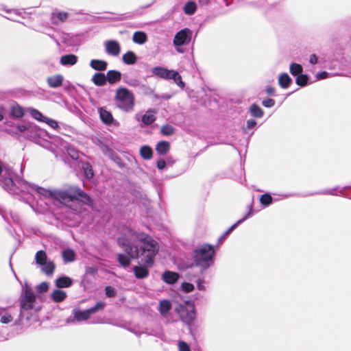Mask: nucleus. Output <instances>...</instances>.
<instances>
[{
  "label": "nucleus",
  "instance_id": "680f3d73",
  "mask_svg": "<svg viewBox=\"0 0 351 351\" xmlns=\"http://www.w3.org/2000/svg\"><path fill=\"white\" fill-rule=\"evenodd\" d=\"M266 93L268 95H273L275 93V88L274 87L269 86L266 88Z\"/></svg>",
  "mask_w": 351,
  "mask_h": 351
},
{
  "label": "nucleus",
  "instance_id": "f257e3e1",
  "mask_svg": "<svg viewBox=\"0 0 351 351\" xmlns=\"http://www.w3.org/2000/svg\"><path fill=\"white\" fill-rule=\"evenodd\" d=\"M117 242L127 254L118 255V261L123 267L130 265L132 258H140L141 263L152 267L159 245L150 236L127 227L123 230Z\"/></svg>",
  "mask_w": 351,
  "mask_h": 351
},
{
  "label": "nucleus",
  "instance_id": "e433bc0d",
  "mask_svg": "<svg viewBox=\"0 0 351 351\" xmlns=\"http://www.w3.org/2000/svg\"><path fill=\"white\" fill-rule=\"evenodd\" d=\"M196 9V3L194 1H189L185 4L183 10L186 14L191 15L195 12Z\"/></svg>",
  "mask_w": 351,
  "mask_h": 351
},
{
  "label": "nucleus",
  "instance_id": "4468645a",
  "mask_svg": "<svg viewBox=\"0 0 351 351\" xmlns=\"http://www.w3.org/2000/svg\"><path fill=\"white\" fill-rule=\"evenodd\" d=\"M145 265L135 266L133 268L134 276L136 278L143 279L149 276V271L148 269L149 266L147 264Z\"/></svg>",
  "mask_w": 351,
  "mask_h": 351
},
{
  "label": "nucleus",
  "instance_id": "9b49d317",
  "mask_svg": "<svg viewBox=\"0 0 351 351\" xmlns=\"http://www.w3.org/2000/svg\"><path fill=\"white\" fill-rule=\"evenodd\" d=\"M152 72L154 75L160 78L171 80V75L173 73L174 70H169L162 66H155L152 69Z\"/></svg>",
  "mask_w": 351,
  "mask_h": 351
},
{
  "label": "nucleus",
  "instance_id": "393cba45",
  "mask_svg": "<svg viewBox=\"0 0 351 351\" xmlns=\"http://www.w3.org/2000/svg\"><path fill=\"white\" fill-rule=\"evenodd\" d=\"M72 285V280L67 276H62L56 279V285L58 288H67Z\"/></svg>",
  "mask_w": 351,
  "mask_h": 351
},
{
  "label": "nucleus",
  "instance_id": "dca6fc26",
  "mask_svg": "<svg viewBox=\"0 0 351 351\" xmlns=\"http://www.w3.org/2000/svg\"><path fill=\"white\" fill-rule=\"evenodd\" d=\"M77 62V56L74 54H66L61 56L60 62L63 66H73Z\"/></svg>",
  "mask_w": 351,
  "mask_h": 351
},
{
  "label": "nucleus",
  "instance_id": "79ce46f5",
  "mask_svg": "<svg viewBox=\"0 0 351 351\" xmlns=\"http://www.w3.org/2000/svg\"><path fill=\"white\" fill-rule=\"evenodd\" d=\"M160 132L165 136H171L174 133L175 128L172 125L167 124L161 127Z\"/></svg>",
  "mask_w": 351,
  "mask_h": 351
},
{
  "label": "nucleus",
  "instance_id": "20e7f679",
  "mask_svg": "<svg viewBox=\"0 0 351 351\" xmlns=\"http://www.w3.org/2000/svg\"><path fill=\"white\" fill-rule=\"evenodd\" d=\"M215 250L213 247L204 244L194 251L193 260L196 267H200V272L207 269L213 263Z\"/></svg>",
  "mask_w": 351,
  "mask_h": 351
},
{
  "label": "nucleus",
  "instance_id": "f8f14e48",
  "mask_svg": "<svg viewBox=\"0 0 351 351\" xmlns=\"http://www.w3.org/2000/svg\"><path fill=\"white\" fill-rule=\"evenodd\" d=\"M69 16V14L66 12L54 11L51 13V21L55 25L65 22Z\"/></svg>",
  "mask_w": 351,
  "mask_h": 351
},
{
  "label": "nucleus",
  "instance_id": "f3484780",
  "mask_svg": "<svg viewBox=\"0 0 351 351\" xmlns=\"http://www.w3.org/2000/svg\"><path fill=\"white\" fill-rule=\"evenodd\" d=\"M106 81L110 84L119 82L121 79V72L116 70H110L106 73Z\"/></svg>",
  "mask_w": 351,
  "mask_h": 351
},
{
  "label": "nucleus",
  "instance_id": "c9c22d12",
  "mask_svg": "<svg viewBox=\"0 0 351 351\" xmlns=\"http://www.w3.org/2000/svg\"><path fill=\"white\" fill-rule=\"evenodd\" d=\"M82 168L84 171L85 177L88 179H90L94 176V172L93 170V167L88 162H84L82 164Z\"/></svg>",
  "mask_w": 351,
  "mask_h": 351
},
{
  "label": "nucleus",
  "instance_id": "69168bd1",
  "mask_svg": "<svg viewBox=\"0 0 351 351\" xmlns=\"http://www.w3.org/2000/svg\"><path fill=\"white\" fill-rule=\"evenodd\" d=\"M226 237H223V234L219 238V241H223Z\"/></svg>",
  "mask_w": 351,
  "mask_h": 351
},
{
  "label": "nucleus",
  "instance_id": "473e14b6",
  "mask_svg": "<svg viewBox=\"0 0 351 351\" xmlns=\"http://www.w3.org/2000/svg\"><path fill=\"white\" fill-rule=\"evenodd\" d=\"M252 215V208L249 210V212L241 219L238 220L234 224H233L232 226H230L226 232L223 234V237H226L233 230L236 228V227L241 223L243 221H244L247 217H249Z\"/></svg>",
  "mask_w": 351,
  "mask_h": 351
},
{
  "label": "nucleus",
  "instance_id": "6ab92c4d",
  "mask_svg": "<svg viewBox=\"0 0 351 351\" xmlns=\"http://www.w3.org/2000/svg\"><path fill=\"white\" fill-rule=\"evenodd\" d=\"M63 82V76L62 75H56L47 78L48 85L51 88L60 87Z\"/></svg>",
  "mask_w": 351,
  "mask_h": 351
},
{
  "label": "nucleus",
  "instance_id": "0e129e2a",
  "mask_svg": "<svg viewBox=\"0 0 351 351\" xmlns=\"http://www.w3.org/2000/svg\"><path fill=\"white\" fill-rule=\"evenodd\" d=\"M335 189H332L331 190L330 192H329V194H331V195H335Z\"/></svg>",
  "mask_w": 351,
  "mask_h": 351
},
{
  "label": "nucleus",
  "instance_id": "a19ab883",
  "mask_svg": "<svg viewBox=\"0 0 351 351\" xmlns=\"http://www.w3.org/2000/svg\"><path fill=\"white\" fill-rule=\"evenodd\" d=\"M273 198L269 193H265L260 197V202L264 206H267L272 203Z\"/></svg>",
  "mask_w": 351,
  "mask_h": 351
},
{
  "label": "nucleus",
  "instance_id": "c756f323",
  "mask_svg": "<svg viewBox=\"0 0 351 351\" xmlns=\"http://www.w3.org/2000/svg\"><path fill=\"white\" fill-rule=\"evenodd\" d=\"M140 154L143 159L149 160L152 157L153 152L151 147L144 145L140 149Z\"/></svg>",
  "mask_w": 351,
  "mask_h": 351
},
{
  "label": "nucleus",
  "instance_id": "58836bf2",
  "mask_svg": "<svg viewBox=\"0 0 351 351\" xmlns=\"http://www.w3.org/2000/svg\"><path fill=\"white\" fill-rule=\"evenodd\" d=\"M173 80L174 82L180 88H184V83L182 80L181 75L178 71H174L173 73L171 75V80Z\"/></svg>",
  "mask_w": 351,
  "mask_h": 351
},
{
  "label": "nucleus",
  "instance_id": "ea45409f",
  "mask_svg": "<svg viewBox=\"0 0 351 351\" xmlns=\"http://www.w3.org/2000/svg\"><path fill=\"white\" fill-rule=\"evenodd\" d=\"M289 70L290 73L295 76L302 72V66L297 63H291L290 64Z\"/></svg>",
  "mask_w": 351,
  "mask_h": 351
},
{
  "label": "nucleus",
  "instance_id": "37998d69",
  "mask_svg": "<svg viewBox=\"0 0 351 351\" xmlns=\"http://www.w3.org/2000/svg\"><path fill=\"white\" fill-rule=\"evenodd\" d=\"M308 77L306 75L300 74L298 75L295 80V83L300 86H304L307 84Z\"/></svg>",
  "mask_w": 351,
  "mask_h": 351
},
{
  "label": "nucleus",
  "instance_id": "aec40b11",
  "mask_svg": "<svg viewBox=\"0 0 351 351\" xmlns=\"http://www.w3.org/2000/svg\"><path fill=\"white\" fill-rule=\"evenodd\" d=\"M92 82L98 86H104L106 83V75L101 72L95 73L92 77Z\"/></svg>",
  "mask_w": 351,
  "mask_h": 351
},
{
  "label": "nucleus",
  "instance_id": "72a5a7b5",
  "mask_svg": "<svg viewBox=\"0 0 351 351\" xmlns=\"http://www.w3.org/2000/svg\"><path fill=\"white\" fill-rule=\"evenodd\" d=\"M62 258L65 262H73L75 259V253L71 249H67L63 251Z\"/></svg>",
  "mask_w": 351,
  "mask_h": 351
},
{
  "label": "nucleus",
  "instance_id": "412c9836",
  "mask_svg": "<svg viewBox=\"0 0 351 351\" xmlns=\"http://www.w3.org/2000/svg\"><path fill=\"white\" fill-rule=\"evenodd\" d=\"M147 40V34L142 31L135 32L132 36V40L134 43L143 45Z\"/></svg>",
  "mask_w": 351,
  "mask_h": 351
},
{
  "label": "nucleus",
  "instance_id": "8fccbe9b",
  "mask_svg": "<svg viewBox=\"0 0 351 351\" xmlns=\"http://www.w3.org/2000/svg\"><path fill=\"white\" fill-rule=\"evenodd\" d=\"M105 291H106V295L110 298L114 297L116 294V291H115L114 289L110 286H108L106 287Z\"/></svg>",
  "mask_w": 351,
  "mask_h": 351
},
{
  "label": "nucleus",
  "instance_id": "a211bd4d",
  "mask_svg": "<svg viewBox=\"0 0 351 351\" xmlns=\"http://www.w3.org/2000/svg\"><path fill=\"white\" fill-rule=\"evenodd\" d=\"M108 63L107 62L101 60L94 59L90 60V66L98 71H104L107 69Z\"/></svg>",
  "mask_w": 351,
  "mask_h": 351
},
{
  "label": "nucleus",
  "instance_id": "de8ad7c7",
  "mask_svg": "<svg viewBox=\"0 0 351 351\" xmlns=\"http://www.w3.org/2000/svg\"><path fill=\"white\" fill-rule=\"evenodd\" d=\"M182 289L186 293L191 292L194 289V286L189 282H183L182 284Z\"/></svg>",
  "mask_w": 351,
  "mask_h": 351
},
{
  "label": "nucleus",
  "instance_id": "f03ea898",
  "mask_svg": "<svg viewBox=\"0 0 351 351\" xmlns=\"http://www.w3.org/2000/svg\"><path fill=\"white\" fill-rule=\"evenodd\" d=\"M23 186L26 189L25 193L32 194L33 192H36L44 197H52L76 213L82 211L81 202L87 205L93 203L91 198L86 193L75 186L66 190H47L30 183H25Z\"/></svg>",
  "mask_w": 351,
  "mask_h": 351
},
{
  "label": "nucleus",
  "instance_id": "4c0bfd02",
  "mask_svg": "<svg viewBox=\"0 0 351 351\" xmlns=\"http://www.w3.org/2000/svg\"><path fill=\"white\" fill-rule=\"evenodd\" d=\"M27 110L31 116L37 121L40 122H43L45 121L46 117L43 116V114L38 110L34 108H28Z\"/></svg>",
  "mask_w": 351,
  "mask_h": 351
},
{
  "label": "nucleus",
  "instance_id": "4be33fe9",
  "mask_svg": "<svg viewBox=\"0 0 351 351\" xmlns=\"http://www.w3.org/2000/svg\"><path fill=\"white\" fill-rule=\"evenodd\" d=\"M66 298V292L60 289H55L51 293V298L53 300V301L57 303L64 301Z\"/></svg>",
  "mask_w": 351,
  "mask_h": 351
},
{
  "label": "nucleus",
  "instance_id": "bf43d9fd",
  "mask_svg": "<svg viewBox=\"0 0 351 351\" xmlns=\"http://www.w3.org/2000/svg\"><path fill=\"white\" fill-rule=\"evenodd\" d=\"M128 84L131 86L136 87L139 85L140 82L138 80H131Z\"/></svg>",
  "mask_w": 351,
  "mask_h": 351
},
{
  "label": "nucleus",
  "instance_id": "cd10ccee",
  "mask_svg": "<svg viewBox=\"0 0 351 351\" xmlns=\"http://www.w3.org/2000/svg\"><path fill=\"white\" fill-rule=\"evenodd\" d=\"M171 308V304L167 300H164L160 302L158 311L161 315L167 314Z\"/></svg>",
  "mask_w": 351,
  "mask_h": 351
},
{
  "label": "nucleus",
  "instance_id": "ddd939ff",
  "mask_svg": "<svg viewBox=\"0 0 351 351\" xmlns=\"http://www.w3.org/2000/svg\"><path fill=\"white\" fill-rule=\"evenodd\" d=\"M180 275L177 272L171 271H165L162 275V280L169 285H173L176 283L179 279Z\"/></svg>",
  "mask_w": 351,
  "mask_h": 351
},
{
  "label": "nucleus",
  "instance_id": "e2e57ef3",
  "mask_svg": "<svg viewBox=\"0 0 351 351\" xmlns=\"http://www.w3.org/2000/svg\"><path fill=\"white\" fill-rule=\"evenodd\" d=\"M3 119V114L2 112L0 111V121Z\"/></svg>",
  "mask_w": 351,
  "mask_h": 351
},
{
  "label": "nucleus",
  "instance_id": "2f4dec72",
  "mask_svg": "<svg viewBox=\"0 0 351 351\" xmlns=\"http://www.w3.org/2000/svg\"><path fill=\"white\" fill-rule=\"evenodd\" d=\"M35 259L36 264L40 266L48 261L47 254L43 250H39L36 252Z\"/></svg>",
  "mask_w": 351,
  "mask_h": 351
},
{
  "label": "nucleus",
  "instance_id": "0eeeda50",
  "mask_svg": "<svg viewBox=\"0 0 351 351\" xmlns=\"http://www.w3.org/2000/svg\"><path fill=\"white\" fill-rule=\"evenodd\" d=\"M191 36L192 32L188 28L182 29L176 34L173 40V44L178 53H183L180 47L188 45L191 41Z\"/></svg>",
  "mask_w": 351,
  "mask_h": 351
},
{
  "label": "nucleus",
  "instance_id": "49530a36",
  "mask_svg": "<svg viewBox=\"0 0 351 351\" xmlns=\"http://www.w3.org/2000/svg\"><path fill=\"white\" fill-rule=\"evenodd\" d=\"M49 289V284L47 282H43L37 286L36 289L40 293L46 292Z\"/></svg>",
  "mask_w": 351,
  "mask_h": 351
},
{
  "label": "nucleus",
  "instance_id": "6e6d98bb",
  "mask_svg": "<svg viewBox=\"0 0 351 351\" xmlns=\"http://www.w3.org/2000/svg\"><path fill=\"white\" fill-rule=\"evenodd\" d=\"M165 166H166V162L163 159H160V160H158L157 167L160 170H162L163 169H165Z\"/></svg>",
  "mask_w": 351,
  "mask_h": 351
},
{
  "label": "nucleus",
  "instance_id": "13d9d810",
  "mask_svg": "<svg viewBox=\"0 0 351 351\" xmlns=\"http://www.w3.org/2000/svg\"><path fill=\"white\" fill-rule=\"evenodd\" d=\"M309 62L312 64H315L317 62V57L315 54H312L310 56Z\"/></svg>",
  "mask_w": 351,
  "mask_h": 351
},
{
  "label": "nucleus",
  "instance_id": "3c124183",
  "mask_svg": "<svg viewBox=\"0 0 351 351\" xmlns=\"http://www.w3.org/2000/svg\"><path fill=\"white\" fill-rule=\"evenodd\" d=\"M262 104L266 108L273 107L275 104V101L272 99H267L263 101Z\"/></svg>",
  "mask_w": 351,
  "mask_h": 351
},
{
  "label": "nucleus",
  "instance_id": "39448f33",
  "mask_svg": "<svg viewBox=\"0 0 351 351\" xmlns=\"http://www.w3.org/2000/svg\"><path fill=\"white\" fill-rule=\"evenodd\" d=\"M114 102L117 108L125 112H130L134 108L135 96L129 89L120 87L116 90Z\"/></svg>",
  "mask_w": 351,
  "mask_h": 351
},
{
  "label": "nucleus",
  "instance_id": "5fc2aeb1",
  "mask_svg": "<svg viewBox=\"0 0 351 351\" xmlns=\"http://www.w3.org/2000/svg\"><path fill=\"white\" fill-rule=\"evenodd\" d=\"M256 125V121L254 119H249L247 121L246 129H251Z\"/></svg>",
  "mask_w": 351,
  "mask_h": 351
},
{
  "label": "nucleus",
  "instance_id": "c03bdc74",
  "mask_svg": "<svg viewBox=\"0 0 351 351\" xmlns=\"http://www.w3.org/2000/svg\"><path fill=\"white\" fill-rule=\"evenodd\" d=\"M6 12L9 14L6 18L11 21H16L18 16L20 15V12L16 10H5Z\"/></svg>",
  "mask_w": 351,
  "mask_h": 351
},
{
  "label": "nucleus",
  "instance_id": "a878e982",
  "mask_svg": "<svg viewBox=\"0 0 351 351\" xmlns=\"http://www.w3.org/2000/svg\"><path fill=\"white\" fill-rule=\"evenodd\" d=\"M154 113V111L152 110H147L142 117L143 123L145 125L152 124L156 120Z\"/></svg>",
  "mask_w": 351,
  "mask_h": 351
},
{
  "label": "nucleus",
  "instance_id": "5701e85b",
  "mask_svg": "<svg viewBox=\"0 0 351 351\" xmlns=\"http://www.w3.org/2000/svg\"><path fill=\"white\" fill-rule=\"evenodd\" d=\"M169 149L170 144L169 142L165 141L158 142L156 146V150L160 155L166 154L169 151Z\"/></svg>",
  "mask_w": 351,
  "mask_h": 351
},
{
  "label": "nucleus",
  "instance_id": "f704fd0d",
  "mask_svg": "<svg viewBox=\"0 0 351 351\" xmlns=\"http://www.w3.org/2000/svg\"><path fill=\"white\" fill-rule=\"evenodd\" d=\"M11 114L14 118H21L24 115V110L19 105H14L11 108Z\"/></svg>",
  "mask_w": 351,
  "mask_h": 351
},
{
  "label": "nucleus",
  "instance_id": "603ef678",
  "mask_svg": "<svg viewBox=\"0 0 351 351\" xmlns=\"http://www.w3.org/2000/svg\"><path fill=\"white\" fill-rule=\"evenodd\" d=\"M18 130L21 132L29 130L31 128L30 124H19L16 126Z\"/></svg>",
  "mask_w": 351,
  "mask_h": 351
},
{
  "label": "nucleus",
  "instance_id": "4d7b16f0",
  "mask_svg": "<svg viewBox=\"0 0 351 351\" xmlns=\"http://www.w3.org/2000/svg\"><path fill=\"white\" fill-rule=\"evenodd\" d=\"M69 154L73 159H77L79 158V154L74 149L69 151Z\"/></svg>",
  "mask_w": 351,
  "mask_h": 351
},
{
  "label": "nucleus",
  "instance_id": "6e6552de",
  "mask_svg": "<svg viewBox=\"0 0 351 351\" xmlns=\"http://www.w3.org/2000/svg\"><path fill=\"white\" fill-rule=\"evenodd\" d=\"M105 306V302L101 301L97 302L93 307L88 309L84 311H74V317L78 322L87 320L90 317V315L95 313L99 310L104 309Z\"/></svg>",
  "mask_w": 351,
  "mask_h": 351
},
{
  "label": "nucleus",
  "instance_id": "2eb2a0df",
  "mask_svg": "<svg viewBox=\"0 0 351 351\" xmlns=\"http://www.w3.org/2000/svg\"><path fill=\"white\" fill-rule=\"evenodd\" d=\"M99 113L100 119L104 123H105L106 125H110L113 122L114 119H113L112 114H111L110 112L108 111L106 108H100L99 109Z\"/></svg>",
  "mask_w": 351,
  "mask_h": 351
},
{
  "label": "nucleus",
  "instance_id": "1a4fd4ad",
  "mask_svg": "<svg viewBox=\"0 0 351 351\" xmlns=\"http://www.w3.org/2000/svg\"><path fill=\"white\" fill-rule=\"evenodd\" d=\"M178 313L182 321L186 324H190L195 318V311L193 307L187 308L181 306Z\"/></svg>",
  "mask_w": 351,
  "mask_h": 351
},
{
  "label": "nucleus",
  "instance_id": "423d86ee",
  "mask_svg": "<svg viewBox=\"0 0 351 351\" xmlns=\"http://www.w3.org/2000/svg\"><path fill=\"white\" fill-rule=\"evenodd\" d=\"M36 296L32 289L27 285L23 289L20 298L21 309L27 311L34 308Z\"/></svg>",
  "mask_w": 351,
  "mask_h": 351
},
{
  "label": "nucleus",
  "instance_id": "9d476101",
  "mask_svg": "<svg viewBox=\"0 0 351 351\" xmlns=\"http://www.w3.org/2000/svg\"><path fill=\"white\" fill-rule=\"evenodd\" d=\"M106 52L112 56H118L121 51L119 43L114 40H109L104 43Z\"/></svg>",
  "mask_w": 351,
  "mask_h": 351
},
{
  "label": "nucleus",
  "instance_id": "a18cd8bd",
  "mask_svg": "<svg viewBox=\"0 0 351 351\" xmlns=\"http://www.w3.org/2000/svg\"><path fill=\"white\" fill-rule=\"evenodd\" d=\"M13 320V317L12 315L8 313H5L3 315H2L0 317V322L2 324H10Z\"/></svg>",
  "mask_w": 351,
  "mask_h": 351
},
{
  "label": "nucleus",
  "instance_id": "bb28decb",
  "mask_svg": "<svg viewBox=\"0 0 351 351\" xmlns=\"http://www.w3.org/2000/svg\"><path fill=\"white\" fill-rule=\"evenodd\" d=\"M123 61L126 64H133L136 62V56L133 51H129L122 57Z\"/></svg>",
  "mask_w": 351,
  "mask_h": 351
},
{
  "label": "nucleus",
  "instance_id": "7ed1b4c3",
  "mask_svg": "<svg viewBox=\"0 0 351 351\" xmlns=\"http://www.w3.org/2000/svg\"><path fill=\"white\" fill-rule=\"evenodd\" d=\"M14 176L12 169L0 160V186L12 195L25 193L26 189L23 185L28 182L20 178L14 180Z\"/></svg>",
  "mask_w": 351,
  "mask_h": 351
},
{
  "label": "nucleus",
  "instance_id": "c85d7f7f",
  "mask_svg": "<svg viewBox=\"0 0 351 351\" xmlns=\"http://www.w3.org/2000/svg\"><path fill=\"white\" fill-rule=\"evenodd\" d=\"M41 266L43 272L47 275L52 274L55 270V264L51 261H48Z\"/></svg>",
  "mask_w": 351,
  "mask_h": 351
},
{
  "label": "nucleus",
  "instance_id": "b1692460",
  "mask_svg": "<svg viewBox=\"0 0 351 351\" xmlns=\"http://www.w3.org/2000/svg\"><path fill=\"white\" fill-rule=\"evenodd\" d=\"M291 82H292L291 78L286 73L280 74L278 77L279 86L282 88H289Z\"/></svg>",
  "mask_w": 351,
  "mask_h": 351
},
{
  "label": "nucleus",
  "instance_id": "09e8293b",
  "mask_svg": "<svg viewBox=\"0 0 351 351\" xmlns=\"http://www.w3.org/2000/svg\"><path fill=\"white\" fill-rule=\"evenodd\" d=\"M43 122L47 123L50 127H51L53 129H56L58 127V124L56 121L51 119H49L47 117L45 118Z\"/></svg>",
  "mask_w": 351,
  "mask_h": 351
},
{
  "label": "nucleus",
  "instance_id": "864d4df0",
  "mask_svg": "<svg viewBox=\"0 0 351 351\" xmlns=\"http://www.w3.org/2000/svg\"><path fill=\"white\" fill-rule=\"evenodd\" d=\"M329 74L326 71H322L317 74L316 77L318 80H323L327 78Z\"/></svg>",
  "mask_w": 351,
  "mask_h": 351
},
{
  "label": "nucleus",
  "instance_id": "052dcab7",
  "mask_svg": "<svg viewBox=\"0 0 351 351\" xmlns=\"http://www.w3.org/2000/svg\"><path fill=\"white\" fill-rule=\"evenodd\" d=\"M202 283H203V280H202L200 279H198L197 287L200 291H204L205 290V287L202 285Z\"/></svg>",
  "mask_w": 351,
  "mask_h": 351
},
{
  "label": "nucleus",
  "instance_id": "7c9ffc66",
  "mask_svg": "<svg viewBox=\"0 0 351 351\" xmlns=\"http://www.w3.org/2000/svg\"><path fill=\"white\" fill-rule=\"evenodd\" d=\"M251 115L255 118H261L263 116V111L260 106L254 104L250 108Z\"/></svg>",
  "mask_w": 351,
  "mask_h": 351
}]
</instances>
